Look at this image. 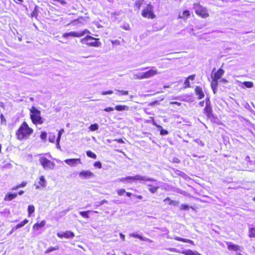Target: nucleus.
Instances as JSON below:
<instances>
[{
  "label": "nucleus",
  "mask_w": 255,
  "mask_h": 255,
  "mask_svg": "<svg viewBox=\"0 0 255 255\" xmlns=\"http://www.w3.org/2000/svg\"><path fill=\"white\" fill-rule=\"evenodd\" d=\"M28 222V220L27 219H24L23 221H22L20 223L18 224L15 227L12 228V231L14 230L17 229L18 228H21L24 226Z\"/></svg>",
  "instance_id": "4be33fe9"
},
{
  "label": "nucleus",
  "mask_w": 255,
  "mask_h": 255,
  "mask_svg": "<svg viewBox=\"0 0 255 255\" xmlns=\"http://www.w3.org/2000/svg\"><path fill=\"white\" fill-rule=\"evenodd\" d=\"M219 80V82H222L223 83H228V81L226 79H224V78H221Z\"/></svg>",
  "instance_id": "6e6d98bb"
},
{
  "label": "nucleus",
  "mask_w": 255,
  "mask_h": 255,
  "mask_svg": "<svg viewBox=\"0 0 255 255\" xmlns=\"http://www.w3.org/2000/svg\"><path fill=\"white\" fill-rule=\"evenodd\" d=\"M33 129L30 128L26 122H23L16 132V135L19 140L27 138L32 134Z\"/></svg>",
  "instance_id": "f257e3e1"
},
{
  "label": "nucleus",
  "mask_w": 255,
  "mask_h": 255,
  "mask_svg": "<svg viewBox=\"0 0 255 255\" xmlns=\"http://www.w3.org/2000/svg\"><path fill=\"white\" fill-rule=\"evenodd\" d=\"M115 109L118 111H128L129 108L125 105H118L115 107Z\"/></svg>",
  "instance_id": "412c9836"
},
{
  "label": "nucleus",
  "mask_w": 255,
  "mask_h": 255,
  "mask_svg": "<svg viewBox=\"0 0 255 255\" xmlns=\"http://www.w3.org/2000/svg\"><path fill=\"white\" fill-rule=\"evenodd\" d=\"M38 184L40 185L36 186V189H39L40 186L43 188L45 187L46 186V182L44 179V177L43 176H41L39 178V180L38 182Z\"/></svg>",
  "instance_id": "4468645a"
},
{
  "label": "nucleus",
  "mask_w": 255,
  "mask_h": 255,
  "mask_svg": "<svg viewBox=\"0 0 255 255\" xmlns=\"http://www.w3.org/2000/svg\"><path fill=\"white\" fill-rule=\"evenodd\" d=\"M80 178L81 179H89L95 177V174L89 170H83L79 173Z\"/></svg>",
  "instance_id": "6e6552de"
},
{
  "label": "nucleus",
  "mask_w": 255,
  "mask_h": 255,
  "mask_svg": "<svg viewBox=\"0 0 255 255\" xmlns=\"http://www.w3.org/2000/svg\"><path fill=\"white\" fill-rule=\"evenodd\" d=\"M154 181H149V182H153L152 184L146 183V185L148 187L149 191L152 193H155L157 192L159 186L156 180L153 179Z\"/></svg>",
  "instance_id": "1a4fd4ad"
},
{
  "label": "nucleus",
  "mask_w": 255,
  "mask_h": 255,
  "mask_svg": "<svg viewBox=\"0 0 255 255\" xmlns=\"http://www.w3.org/2000/svg\"><path fill=\"white\" fill-rule=\"evenodd\" d=\"M196 95L198 96V99L200 100L203 98L205 96L204 93L202 89L200 87H196L195 89Z\"/></svg>",
  "instance_id": "ddd939ff"
},
{
  "label": "nucleus",
  "mask_w": 255,
  "mask_h": 255,
  "mask_svg": "<svg viewBox=\"0 0 255 255\" xmlns=\"http://www.w3.org/2000/svg\"><path fill=\"white\" fill-rule=\"evenodd\" d=\"M164 202L168 204L169 205H173L175 206H178L179 204L178 201H175L171 200L169 198L167 197L163 200Z\"/></svg>",
  "instance_id": "f3484780"
},
{
  "label": "nucleus",
  "mask_w": 255,
  "mask_h": 255,
  "mask_svg": "<svg viewBox=\"0 0 255 255\" xmlns=\"http://www.w3.org/2000/svg\"><path fill=\"white\" fill-rule=\"evenodd\" d=\"M58 249V247H50V248H49L45 252V254H48L50 252H52L53 251H56V250H57Z\"/></svg>",
  "instance_id": "e433bc0d"
},
{
  "label": "nucleus",
  "mask_w": 255,
  "mask_h": 255,
  "mask_svg": "<svg viewBox=\"0 0 255 255\" xmlns=\"http://www.w3.org/2000/svg\"><path fill=\"white\" fill-rule=\"evenodd\" d=\"M72 208L71 207H69L68 209L63 211L61 213H63L64 215L66 214L68 212L71 210Z\"/></svg>",
  "instance_id": "864d4df0"
},
{
  "label": "nucleus",
  "mask_w": 255,
  "mask_h": 255,
  "mask_svg": "<svg viewBox=\"0 0 255 255\" xmlns=\"http://www.w3.org/2000/svg\"><path fill=\"white\" fill-rule=\"evenodd\" d=\"M39 162L45 170L52 169L55 166V163L54 162L51 161L44 157H40L39 158Z\"/></svg>",
  "instance_id": "39448f33"
},
{
  "label": "nucleus",
  "mask_w": 255,
  "mask_h": 255,
  "mask_svg": "<svg viewBox=\"0 0 255 255\" xmlns=\"http://www.w3.org/2000/svg\"><path fill=\"white\" fill-rule=\"evenodd\" d=\"M174 239L178 241H181L184 243H188L193 245L194 244L193 241L189 239H184L179 237H175Z\"/></svg>",
  "instance_id": "5701e85b"
},
{
  "label": "nucleus",
  "mask_w": 255,
  "mask_h": 255,
  "mask_svg": "<svg viewBox=\"0 0 255 255\" xmlns=\"http://www.w3.org/2000/svg\"><path fill=\"white\" fill-rule=\"evenodd\" d=\"M189 208V206L186 204H181L180 206V209L181 210H187Z\"/></svg>",
  "instance_id": "a19ab883"
},
{
  "label": "nucleus",
  "mask_w": 255,
  "mask_h": 255,
  "mask_svg": "<svg viewBox=\"0 0 255 255\" xmlns=\"http://www.w3.org/2000/svg\"><path fill=\"white\" fill-rule=\"evenodd\" d=\"M45 221H42L40 223H36L33 225V228L35 230H38L39 228L43 227L45 225Z\"/></svg>",
  "instance_id": "a878e982"
},
{
  "label": "nucleus",
  "mask_w": 255,
  "mask_h": 255,
  "mask_svg": "<svg viewBox=\"0 0 255 255\" xmlns=\"http://www.w3.org/2000/svg\"><path fill=\"white\" fill-rule=\"evenodd\" d=\"M142 15L146 18H154L155 15L153 12V7L150 4H147L146 8L143 9Z\"/></svg>",
  "instance_id": "423d86ee"
},
{
  "label": "nucleus",
  "mask_w": 255,
  "mask_h": 255,
  "mask_svg": "<svg viewBox=\"0 0 255 255\" xmlns=\"http://www.w3.org/2000/svg\"><path fill=\"white\" fill-rule=\"evenodd\" d=\"M57 235L58 237L62 238H65L67 239L68 238H73L75 235L74 234L71 232V231H66L64 233H58L57 234Z\"/></svg>",
  "instance_id": "f8f14e48"
},
{
  "label": "nucleus",
  "mask_w": 255,
  "mask_h": 255,
  "mask_svg": "<svg viewBox=\"0 0 255 255\" xmlns=\"http://www.w3.org/2000/svg\"><path fill=\"white\" fill-rule=\"evenodd\" d=\"M205 102L206 106H211V102L209 98H206Z\"/></svg>",
  "instance_id": "603ef678"
},
{
  "label": "nucleus",
  "mask_w": 255,
  "mask_h": 255,
  "mask_svg": "<svg viewBox=\"0 0 255 255\" xmlns=\"http://www.w3.org/2000/svg\"><path fill=\"white\" fill-rule=\"evenodd\" d=\"M94 166L99 168H101L102 167V164L100 161H97V162H95Z\"/></svg>",
  "instance_id": "09e8293b"
},
{
  "label": "nucleus",
  "mask_w": 255,
  "mask_h": 255,
  "mask_svg": "<svg viewBox=\"0 0 255 255\" xmlns=\"http://www.w3.org/2000/svg\"><path fill=\"white\" fill-rule=\"evenodd\" d=\"M204 103H205V102H204V101H201V102H199V105L200 107H203L204 106Z\"/></svg>",
  "instance_id": "0e129e2a"
},
{
  "label": "nucleus",
  "mask_w": 255,
  "mask_h": 255,
  "mask_svg": "<svg viewBox=\"0 0 255 255\" xmlns=\"http://www.w3.org/2000/svg\"><path fill=\"white\" fill-rule=\"evenodd\" d=\"M224 74V70L222 69H219L218 71L215 74L214 76L213 77L217 80H219Z\"/></svg>",
  "instance_id": "aec40b11"
},
{
  "label": "nucleus",
  "mask_w": 255,
  "mask_h": 255,
  "mask_svg": "<svg viewBox=\"0 0 255 255\" xmlns=\"http://www.w3.org/2000/svg\"><path fill=\"white\" fill-rule=\"evenodd\" d=\"M129 236L130 237H134V238H138L139 239H140V240L141 241H148L150 243L152 242V241L149 239H147L145 237H143L142 236H141V235H138V234H130L129 235Z\"/></svg>",
  "instance_id": "dca6fc26"
},
{
  "label": "nucleus",
  "mask_w": 255,
  "mask_h": 255,
  "mask_svg": "<svg viewBox=\"0 0 255 255\" xmlns=\"http://www.w3.org/2000/svg\"><path fill=\"white\" fill-rule=\"evenodd\" d=\"M30 118L33 124H42L43 121L42 118L40 116V111L38 110L35 107H33L30 110Z\"/></svg>",
  "instance_id": "7ed1b4c3"
},
{
  "label": "nucleus",
  "mask_w": 255,
  "mask_h": 255,
  "mask_svg": "<svg viewBox=\"0 0 255 255\" xmlns=\"http://www.w3.org/2000/svg\"><path fill=\"white\" fill-rule=\"evenodd\" d=\"M115 140L118 141L119 143H123L124 142V140L121 138H120L118 139H115Z\"/></svg>",
  "instance_id": "680f3d73"
},
{
  "label": "nucleus",
  "mask_w": 255,
  "mask_h": 255,
  "mask_svg": "<svg viewBox=\"0 0 255 255\" xmlns=\"http://www.w3.org/2000/svg\"><path fill=\"white\" fill-rule=\"evenodd\" d=\"M108 203V201L104 199L100 202L95 203V206L96 207H98V206H100L101 205L104 204L105 203Z\"/></svg>",
  "instance_id": "58836bf2"
},
{
  "label": "nucleus",
  "mask_w": 255,
  "mask_h": 255,
  "mask_svg": "<svg viewBox=\"0 0 255 255\" xmlns=\"http://www.w3.org/2000/svg\"><path fill=\"white\" fill-rule=\"evenodd\" d=\"M59 142H60V140H58V139L56 140V147L58 149H60Z\"/></svg>",
  "instance_id": "052dcab7"
},
{
  "label": "nucleus",
  "mask_w": 255,
  "mask_h": 255,
  "mask_svg": "<svg viewBox=\"0 0 255 255\" xmlns=\"http://www.w3.org/2000/svg\"><path fill=\"white\" fill-rule=\"evenodd\" d=\"M143 0H137L135 3V6L137 9H139L141 5L143 4Z\"/></svg>",
  "instance_id": "7c9ffc66"
},
{
  "label": "nucleus",
  "mask_w": 255,
  "mask_h": 255,
  "mask_svg": "<svg viewBox=\"0 0 255 255\" xmlns=\"http://www.w3.org/2000/svg\"><path fill=\"white\" fill-rule=\"evenodd\" d=\"M154 67H152V69L149 70L144 72V75L145 79H147L151 78L156 75H157L158 72H157L156 69H153Z\"/></svg>",
  "instance_id": "9b49d317"
},
{
  "label": "nucleus",
  "mask_w": 255,
  "mask_h": 255,
  "mask_svg": "<svg viewBox=\"0 0 255 255\" xmlns=\"http://www.w3.org/2000/svg\"><path fill=\"white\" fill-rule=\"evenodd\" d=\"M190 15V11L186 10L183 12L182 15L180 16V17L181 18H185L186 17Z\"/></svg>",
  "instance_id": "ea45409f"
},
{
  "label": "nucleus",
  "mask_w": 255,
  "mask_h": 255,
  "mask_svg": "<svg viewBox=\"0 0 255 255\" xmlns=\"http://www.w3.org/2000/svg\"><path fill=\"white\" fill-rule=\"evenodd\" d=\"M170 104L171 105L175 104V105H177L178 106H180L181 105V104L180 103L178 102H171L170 103Z\"/></svg>",
  "instance_id": "4d7b16f0"
},
{
  "label": "nucleus",
  "mask_w": 255,
  "mask_h": 255,
  "mask_svg": "<svg viewBox=\"0 0 255 255\" xmlns=\"http://www.w3.org/2000/svg\"><path fill=\"white\" fill-rule=\"evenodd\" d=\"M194 9L196 13L202 18H206L209 16L207 9L201 6L199 3H195Z\"/></svg>",
  "instance_id": "20e7f679"
},
{
  "label": "nucleus",
  "mask_w": 255,
  "mask_h": 255,
  "mask_svg": "<svg viewBox=\"0 0 255 255\" xmlns=\"http://www.w3.org/2000/svg\"><path fill=\"white\" fill-rule=\"evenodd\" d=\"M195 75H191V76H189L188 78H187L189 80H193L195 78Z\"/></svg>",
  "instance_id": "13d9d810"
},
{
  "label": "nucleus",
  "mask_w": 255,
  "mask_h": 255,
  "mask_svg": "<svg viewBox=\"0 0 255 255\" xmlns=\"http://www.w3.org/2000/svg\"><path fill=\"white\" fill-rule=\"evenodd\" d=\"M113 91L112 90H109L107 91H104L102 93V95H111L113 93Z\"/></svg>",
  "instance_id": "de8ad7c7"
},
{
  "label": "nucleus",
  "mask_w": 255,
  "mask_h": 255,
  "mask_svg": "<svg viewBox=\"0 0 255 255\" xmlns=\"http://www.w3.org/2000/svg\"><path fill=\"white\" fill-rule=\"evenodd\" d=\"M120 236L123 241L125 240V236L124 235H123L122 233H120Z\"/></svg>",
  "instance_id": "e2e57ef3"
},
{
  "label": "nucleus",
  "mask_w": 255,
  "mask_h": 255,
  "mask_svg": "<svg viewBox=\"0 0 255 255\" xmlns=\"http://www.w3.org/2000/svg\"><path fill=\"white\" fill-rule=\"evenodd\" d=\"M57 1L63 4L66 3L63 0H58Z\"/></svg>",
  "instance_id": "774afa93"
},
{
  "label": "nucleus",
  "mask_w": 255,
  "mask_h": 255,
  "mask_svg": "<svg viewBox=\"0 0 255 255\" xmlns=\"http://www.w3.org/2000/svg\"><path fill=\"white\" fill-rule=\"evenodd\" d=\"M34 207L33 205H29L28 207V214L30 215L31 214L34 212Z\"/></svg>",
  "instance_id": "4c0bfd02"
},
{
  "label": "nucleus",
  "mask_w": 255,
  "mask_h": 255,
  "mask_svg": "<svg viewBox=\"0 0 255 255\" xmlns=\"http://www.w3.org/2000/svg\"><path fill=\"white\" fill-rule=\"evenodd\" d=\"M17 196V193H8L6 194L4 198V200L6 201H11L15 198Z\"/></svg>",
  "instance_id": "2eb2a0df"
},
{
  "label": "nucleus",
  "mask_w": 255,
  "mask_h": 255,
  "mask_svg": "<svg viewBox=\"0 0 255 255\" xmlns=\"http://www.w3.org/2000/svg\"><path fill=\"white\" fill-rule=\"evenodd\" d=\"M91 211L88 210L86 211H81L79 212V214L84 218H89V216L88 215V213H90Z\"/></svg>",
  "instance_id": "c756f323"
},
{
  "label": "nucleus",
  "mask_w": 255,
  "mask_h": 255,
  "mask_svg": "<svg viewBox=\"0 0 255 255\" xmlns=\"http://www.w3.org/2000/svg\"><path fill=\"white\" fill-rule=\"evenodd\" d=\"M246 88H251L254 86V83L251 81H246L242 83Z\"/></svg>",
  "instance_id": "cd10ccee"
},
{
  "label": "nucleus",
  "mask_w": 255,
  "mask_h": 255,
  "mask_svg": "<svg viewBox=\"0 0 255 255\" xmlns=\"http://www.w3.org/2000/svg\"><path fill=\"white\" fill-rule=\"evenodd\" d=\"M64 132V129L62 128L60 130V131L58 132V137L57 138V139H58V140H60L61 136Z\"/></svg>",
  "instance_id": "37998d69"
},
{
  "label": "nucleus",
  "mask_w": 255,
  "mask_h": 255,
  "mask_svg": "<svg viewBox=\"0 0 255 255\" xmlns=\"http://www.w3.org/2000/svg\"><path fill=\"white\" fill-rule=\"evenodd\" d=\"M26 182H23L22 183H21L18 185V187H19V188L24 187L26 186Z\"/></svg>",
  "instance_id": "5fc2aeb1"
},
{
  "label": "nucleus",
  "mask_w": 255,
  "mask_h": 255,
  "mask_svg": "<svg viewBox=\"0 0 255 255\" xmlns=\"http://www.w3.org/2000/svg\"><path fill=\"white\" fill-rule=\"evenodd\" d=\"M64 162L70 166H75L78 163H81L80 158H71L64 160Z\"/></svg>",
  "instance_id": "9d476101"
},
{
  "label": "nucleus",
  "mask_w": 255,
  "mask_h": 255,
  "mask_svg": "<svg viewBox=\"0 0 255 255\" xmlns=\"http://www.w3.org/2000/svg\"><path fill=\"white\" fill-rule=\"evenodd\" d=\"M184 85H185V88H189L190 87L189 80L187 78L186 79Z\"/></svg>",
  "instance_id": "c03bdc74"
},
{
  "label": "nucleus",
  "mask_w": 255,
  "mask_h": 255,
  "mask_svg": "<svg viewBox=\"0 0 255 255\" xmlns=\"http://www.w3.org/2000/svg\"><path fill=\"white\" fill-rule=\"evenodd\" d=\"M153 125L156 126L158 128H161L160 131V134L161 135H166L168 133V132L166 130L163 129L161 126H158L154 121L153 122Z\"/></svg>",
  "instance_id": "bb28decb"
},
{
  "label": "nucleus",
  "mask_w": 255,
  "mask_h": 255,
  "mask_svg": "<svg viewBox=\"0 0 255 255\" xmlns=\"http://www.w3.org/2000/svg\"><path fill=\"white\" fill-rule=\"evenodd\" d=\"M195 142H196L197 144L199 145H201L202 146H203L204 145V143L202 140H201L199 139H195L194 140Z\"/></svg>",
  "instance_id": "79ce46f5"
},
{
  "label": "nucleus",
  "mask_w": 255,
  "mask_h": 255,
  "mask_svg": "<svg viewBox=\"0 0 255 255\" xmlns=\"http://www.w3.org/2000/svg\"><path fill=\"white\" fill-rule=\"evenodd\" d=\"M212 109L211 106H206L204 108V113L207 115L208 117H210L212 114Z\"/></svg>",
  "instance_id": "b1692460"
},
{
  "label": "nucleus",
  "mask_w": 255,
  "mask_h": 255,
  "mask_svg": "<svg viewBox=\"0 0 255 255\" xmlns=\"http://www.w3.org/2000/svg\"><path fill=\"white\" fill-rule=\"evenodd\" d=\"M89 128L91 131H95L99 128V125L97 124L91 125Z\"/></svg>",
  "instance_id": "2f4dec72"
},
{
  "label": "nucleus",
  "mask_w": 255,
  "mask_h": 255,
  "mask_svg": "<svg viewBox=\"0 0 255 255\" xmlns=\"http://www.w3.org/2000/svg\"><path fill=\"white\" fill-rule=\"evenodd\" d=\"M116 91L118 92L117 94L119 96H122V95H128V92L127 91H122V90H116Z\"/></svg>",
  "instance_id": "c9c22d12"
},
{
  "label": "nucleus",
  "mask_w": 255,
  "mask_h": 255,
  "mask_svg": "<svg viewBox=\"0 0 255 255\" xmlns=\"http://www.w3.org/2000/svg\"><path fill=\"white\" fill-rule=\"evenodd\" d=\"M133 77L134 79H145L144 72L139 73H133Z\"/></svg>",
  "instance_id": "393cba45"
},
{
  "label": "nucleus",
  "mask_w": 255,
  "mask_h": 255,
  "mask_svg": "<svg viewBox=\"0 0 255 255\" xmlns=\"http://www.w3.org/2000/svg\"><path fill=\"white\" fill-rule=\"evenodd\" d=\"M87 33H90V32L87 29H85L81 31H71L64 33L63 34V37L65 38H67L69 36L80 37L85 35Z\"/></svg>",
  "instance_id": "0eeeda50"
},
{
  "label": "nucleus",
  "mask_w": 255,
  "mask_h": 255,
  "mask_svg": "<svg viewBox=\"0 0 255 255\" xmlns=\"http://www.w3.org/2000/svg\"><path fill=\"white\" fill-rule=\"evenodd\" d=\"M55 138L54 135H50L49 137V141L51 142H54Z\"/></svg>",
  "instance_id": "8fccbe9b"
},
{
  "label": "nucleus",
  "mask_w": 255,
  "mask_h": 255,
  "mask_svg": "<svg viewBox=\"0 0 255 255\" xmlns=\"http://www.w3.org/2000/svg\"><path fill=\"white\" fill-rule=\"evenodd\" d=\"M91 40H97V39H96L91 36H87L86 37L81 39L80 40V42L81 43H82L83 44H86L88 45V43H89V41H90Z\"/></svg>",
  "instance_id": "a211bd4d"
},
{
  "label": "nucleus",
  "mask_w": 255,
  "mask_h": 255,
  "mask_svg": "<svg viewBox=\"0 0 255 255\" xmlns=\"http://www.w3.org/2000/svg\"><path fill=\"white\" fill-rule=\"evenodd\" d=\"M0 118L1 122H5V119L3 115V114L0 115Z\"/></svg>",
  "instance_id": "bf43d9fd"
},
{
  "label": "nucleus",
  "mask_w": 255,
  "mask_h": 255,
  "mask_svg": "<svg viewBox=\"0 0 255 255\" xmlns=\"http://www.w3.org/2000/svg\"><path fill=\"white\" fill-rule=\"evenodd\" d=\"M218 80H217L214 78H213L212 81L211 82V87L212 88H217L218 84Z\"/></svg>",
  "instance_id": "72a5a7b5"
},
{
  "label": "nucleus",
  "mask_w": 255,
  "mask_h": 255,
  "mask_svg": "<svg viewBox=\"0 0 255 255\" xmlns=\"http://www.w3.org/2000/svg\"><path fill=\"white\" fill-rule=\"evenodd\" d=\"M114 110V109L113 108L108 107V108H105L104 109V111L107 112H110L113 111Z\"/></svg>",
  "instance_id": "3c124183"
},
{
  "label": "nucleus",
  "mask_w": 255,
  "mask_h": 255,
  "mask_svg": "<svg viewBox=\"0 0 255 255\" xmlns=\"http://www.w3.org/2000/svg\"><path fill=\"white\" fill-rule=\"evenodd\" d=\"M101 45V42L98 41L91 42L89 41L88 45L93 47H99Z\"/></svg>",
  "instance_id": "c85d7f7f"
},
{
  "label": "nucleus",
  "mask_w": 255,
  "mask_h": 255,
  "mask_svg": "<svg viewBox=\"0 0 255 255\" xmlns=\"http://www.w3.org/2000/svg\"><path fill=\"white\" fill-rule=\"evenodd\" d=\"M228 249L229 250H233L236 252L241 251V247L237 245L229 244L228 246Z\"/></svg>",
  "instance_id": "6ab92c4d"
},
{
  "label": "nucleus",
  "mask_w": 255,
  "mask_h": 255,
  "mask_svg": "<svg viewBox=\"0 0 255 255\" xmlns=\"http://www.w3.org/2000/svg\"><path fill=\"white\" fill-rule=\"evenodd\" d=\"M126 192V190L124 189H121L117 191L118 194L119 196L123 195Z\"/></svg>",
  "instance_id": "a18cd8bd"
},
{
  "label": "nucleus",
  "mask_w": 255,
  "mask_h": 255,
  "mask_svg": "<svg viewBox=\"0 0 255 255\" xmlns=\"http://www.w3.org/2000/svg\"><path fill=\"white\" fill-rule=\"evenodd\" d=\"M133 180H138V181H154L153 178H149L147 176H142L139 174L136 175L134 176H127L125 178H119L118 181H121L124 183L130 182Z\"/></svg>",
  "instance_id": "f03ea898"
},
{
  "label": "nucleus",
  "mask_w": 255,
  "mask_h": 255,
  "mask_svg": "<svg viewBox=\"0 0 255 255\" xmlns=\"http://www.w3.org/2000/svg\"><path fill=\"white\" fill-rule=\"evenodd\" d=\"M87 155L91 158H92L93 159H96L97 158L96 155L91 151H87L86 152Z\"/></svg>",
  "instance_id": "473e14b6"
},
{
  "label": "nucleus",
  "mask_w": 255,
  "mask_h": 255,
  "mask_svg": "<svg viewBox=\"0 0 255 255\" xmlns=\"http://www.w3.org/2000/svg\"><path fill=\"white\" fill-rule=\"evenodd\" d=\"M249 237L250 238H255V227L250 229Z\"/></svg>",
  "instance_id": "f704fd0d"
},
{
  "label": "nucleus",
  "mask_w": 255,
  "mask_h": 255,
  "mask_svg": "<svg viewBox=\"0 0 255 255\" xmlns=\"http://www.w3.org/2000/svg\"><path fill=\"white\" fill-rule=\"evenodd\" d=\"M173 162L175 163H179L180 160L177 158H174L173 159Z\"/></svg>",
  "instance_id": "69168bd1"
},
{
  "label": "nucleus",
  "mask_w": 255,
  "mask_h": 255,
  "mask_svg": "<svg viewBox=\"0 0 255 255\" xmlns=\"http://www.w3.org/2000/svg\"><path fill=\"white\" fill-rule=\"evenodd\" d=\"M47 137V133L45 132H42L40 134V138L42 140H45Z\"/></svg>",
  "instance_id": "49530a36"
},
{
  "label": "nucleus",
  "mask_w": 255,
  "mask_h": 255,
  "mask_svg": "<svg viewBox=\"0 0 255 255\" xmlns=\"http://www.w3.org/2000/svg\"><path fill=\"white\" fill-rule=\"evenodd\" d=\"M113 202L116 204H121V201L118 200H113Z\"/></svg>",
  "instance_id": "338daca9"
}]
</instances>
